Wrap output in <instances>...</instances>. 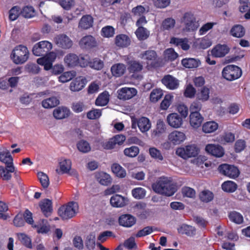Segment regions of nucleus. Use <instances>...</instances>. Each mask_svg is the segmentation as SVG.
Segmentation results:
<instances>
[{
	"label": "nucleus",
	"mask_w": 250,
	"mask_h": 250,
	"mask_svg": "<svg viewBox=\"0 0 250 250\" xmlns=\"http://www.w3.org/2000/svg\"><path fill=\"white\" fill-rule=\"evenodd\" d=\"M153 191L158 194L167 196L173 195L176 192L175 185L170 178L161 177L152 185Z\"/></svg>",
	"instance_id": "nucleus-1"
},
{
	"label": "nucleus",
	"mask_w": 250,
	"mask_h": 250,
	"mask_svg": "<svg viewBox=\"0 0 250 250\" xmlns=\"http://www.w3.org/2000/svg\"><path fill=\"white\" fill-rule=\"evenodd\" d=\"M29 55V52L27 48L24 45H19L12 50L11 58L14 63L21 64L27 61Z\"/></svg>",
	"instance_id": "nucleus-2"
},
{
	"label": "nucleus",
	"mask_w": 250,
	"mask_h": 250,
	"mask_svg": "<svg viewBox=\"0 0 250 250\" xmlns=\"http://www.w3.org/2000/svg\"><path fill=\"white\" fill-rule=\"evenodd\" d=\"M79 206L77 203L71 202L61 207L58 209L59 215L63 220L74 217L77 212Z\"/></svg>",
	"instance_id": "nucleus-3"
},
{
	"label": "nucleus",
	"mask_w": 250,
	"mask_h": 250,
	"mask_svg": "<svg viewBox=\"0 0 250 250\" xmlns=\"http://www.w3.org/2000/svg\"><path fill=\"white\" fill-rule=\"evenodd\" d=\"M181 22L184 26V30L186 31H195L199 26L198 21L194 14L190 12H186L183 15L181 18Z\"/></svg>",
	"instance_id": "nucleus-4"
},
{
	"label": "nucleus",
	"mask_w": 250,
	"mask_h": 250,
	"mask_svg": "<svg viewBox=\"0 0 250 250\" xmlns=\"http://www.w3.org/2000/svg\"><path fill=\"white\" fill-rule=\"evenodd\" d=\"M199 148L195 144L187 145L179 147L176 150V154L184 159L196 157L199 153Z\"/></svg>",
	"instance_id": "nucleus-5"
},
{
	"label": "nucleus",
	"mask_w": 250,
	"mask_h": 250,
	"mask_svg": "<svg viewBox=\"0 0 250 250\" xmlns=\"http://www.w3.org/2000/svg\"><path fill=\"white\" fill-rule=\"evenodd\" d=\"M242 75V70L237 66L229 65L224 68L222 76L228 81H233L239 78Z\"/></svg>",
	"instance_id": "nucleus-6"
},
{
	"label": "nucleus",
	"mask_w": 250,
	"mask_h": 250,
	"mask_svg": "<svg viewBox=\"0 0 250 250\" xmlns=\"http://www.w3.org/2000/svg\"><path fill=\"white\" fill-rule=\"evenodd\" d=\"M52 48V44L47 41H43L36 43L33 47L34 55L41 56L49 52Z\"/></svg>",
	"instance_id": "nucleus-7"
},
{
	"label": "nucleus",
	"mask_w": 250,
	"mask_h": 250,
	"mask_svg": "<svg viewBox=\"0 0 250 250\" xmlns=\"http://www.w3.org/2000/svg\"><path fill=\"white\" fill-rule=\"evenodd\" d=\"M219 172L230 178H237L239 175V170L238 168L233 165L226 164H222L218 167Z\"/></svg>",
	"instance_id": "nucleus-8"
},
{
	"label": "nucleus",
	"mask_w": 250,
	"mask_h": 250,
	"mask_svg": "<svg viewBox=\"0 0 250 250\" xmlns=\"http://www.w3.org/2000/svg\"><path fill=\"white\" fill-rule=\"evenodd\" d=\"M57 57V54L54 52H50L43 57L37 59L39 64L43 65L46 70H50L52 67L53 62Z\"/></svg>",
	"instance_id": "nucleus-9"
},
{
	"label": "nucleus",
	"mask_w": 250,
	"mask_h": 250,
	"mask_svg": "<svg viewBox=\"0 0 250 250\" xmlns=\"http://www.w3.org/2000/svg\"><path fill=\"white\" fill-rule=\"evenodd\" d=\"M71 161L69 159L61 158L59 161L60 169H56V172L58 174L69 173L71 175L77 176V173L74 170L71 169Z\"/></svg>",
	"instance_id": "nucleus-10"
},
{
	"label": "nucleus",
	"mask_w": 250,
	"mask_h": 250,
	"mask_svg": "<svg viewBox=\"0 0 250 250\" xmlns=\"http://www.w3.org/2000/svg\"><path fill=\"white\" fill-rule=\"evenodd\" d=\"M55 43L60 47L67 49L73 45V42L67 35L62 34L57 35L54 38Z\"/></svg>",
	"instance_id": "nucleus-11"
},
{
	"label": "nucleus",
	"mask_w": 250,
	"mask_h": 250,
	"mask_svg": "<svg viewBox=\"0 0 250 250\" xmlns=\"http://www.w3.org/2000/svg\"><path fill=\"white\" fill-rule=\"evenodd\" d=\"M166 120L168 125L174 128H180L184 122L182 117L177 113L169 114L167 117Z\"/></svg>",
	"instance_id": "nucleus-12"
},
{
	"label": "nucleus",
	"mask_w": 250,
	"mask_h": 250,
	"mask_svg": "<svg viewBox=\"0 0 250 250\" xmlns=\"http://www.w3.org/2000/svg\"><path fill=\"white\" fill-rule=\"evenodd\" d=\"M79 45L81 48L89 50L97 45V42L95 38L91 35H86L83 37L79 41Z\"/></svg>",
	"instance_id": "nucleus-13"
},
{
	"label": "nucleus",
	"mask_w": 250,
	"mask_h": 250,
	"mask_svg": "<svg viewBox=\"0 0 250 250\" xmlns=\"http://www.w3.org/2000/svg\"><path fill=\"white\" fill-rule=\"evenodd\" d=\"M186 138L185 133L178 130L173 131L168 136L169 142L175 145L180 144L186 140Z\"/></svg>",
	"instance_id": "nucleus-14"
},
{
	"label": "nucleus",
	"mask_w": 250,
	"mask_h": 250,
	"mask_svg": "<svg viewBox=\"0 0 250 250\" xmlns=\"http://www.w3.org/2000/svg\"><path fill=\"white\" fill-rule=\"evenodd\" d=\"M137 93L134 88L123 87L118 91V97L123 100H128L135 96Z\"/></svg>",
	"instance_id": "nucleus-15"
},
{
	"label": "nucleus",
	"mask_w": 250,
	"mask_h": 250,
	"mask_svg": "<svg viewBox=\"0 0 250 250\" xmlns=\"http://www.w3.org/2000/svg\"><path fill=\"white\" fill-rule=\"evenodd\" d=\"M205 150L216 157H222L225 153L223 148L218 145L208 144L206 146Z\"/></svg>",
	"instance_id": "nucleus-16"
},
{
	"label": "nucleus",
	"mask_w": 250,
	"mask_h": 250,
	"mask_svg": "<svg viewBox=\"0 0 250 250\" xmlns=\"http://www.w3.org/2000/svg\"><path fill=\"white\" fill-rule=\"evenodd\" d=\"M189 118L190 125L195 129L199 127L204 121V117L199 112H191Z\"/></svg>",
	"instance_id": "nucleus-17"
},
{
	"label": "nucleus",
	"mask_w": 250,
	"mask_h": 250,
	"mask_svg": "<svg viewBox=\"0 0 250 250\" xmlns=\"http://www.w3.org/2000/svg\"><path fill=\"white\" fill-rule=\"evenodd\" d=\"M162 83L170 90L177 89L179 85V81L170 75L165 76L162 79Z\"/></svg>",
	"instance_id": "nucleus-18"
},
{
	"label": "nucleus",
	"mask_w": 250,
	"mask_h": 250,
	"mask_svg": "<svg viewBox=\"0 0 250 250\" xmlns=\"http://www.w3.org/2000/svg\"><path fill=\"white\" fill-rule=\"evenodd\" d=\"M86 83V79L83 77L75 78L70 84V89L72 91H79L82 90Z\"/></svg>",
	"instance_id": "nucleus-19"
},
{
	"label": "nucleus",
	"mask_w": 250,
	"mask_h": 250,
	"mask_svg": "<svg viewBox=\"0 0 250 250\" xmlns=\"http://www.w3.org/2000/svg\"><path fill=\"white\" fill-rule=\"evenodd\" d=\"M135 223V218L130 214H123L119 218V224L123 227L129 228L133 226Z\"/></svg>",
	"instance_id": "nucleus-20"
},
{
	"label": "nucleus",
	"mask_w": 250,
	"mask_h": 250,
	"mask_svg": "<svg viewBox=\"0 0 250 250\" xmlns=\"http://www.w3.org/2000/svg\"><path fill=\"white\" fill-rule=\"evenodd\" d=\"M63 61L65 66L73 68L78 65L79 57L74 53H69L64 57Z\"/></svg>",
	"instance_id": "nucleus-21"
},
{
	"label": "nucleus",
	"mask_w": 250,
	"mask_h": 250,
	"mask_svg": "<svg viewBox=\"0 0 250 250\" xmlns=\"http://www.w3.org/2000/svg\"><path fill=\"white\" fill-rule=\"evenodd\" d=\"M140 57L146 61L147 64L154 66L156 62L157 55L154 50H147L141 54Z\"/></svg>",
	"instance_id": "nucleus-22"
},
{
	"label": "nucleus",
	"mask_w": 250,
	"mask_h": 250,
	"mask_svg": "<svg viewBox=\"0 0 250 250\" xmlns=\"http://www.w3.org/2000/svg\"><path fill=\"white\" fill-rule=\"evenodd\" d=\"M15 167L13 165L6 166V167L0 166V178L3 180L8 181L11 179V173L14 172Z\"/></svg>",
	"instance_id": "nucleus-23"
},
{
	"label": "nucleus",
	"mask_w": 250,
	"mask_h": 250,
	"mask_svg": "<svg viewBox=\"0 0 250 250\" xmlns=\"http://www.w3.org/2000/svg\"><path fill=\"white\" fill-rule=\"evenodd\" d=\"M97 181L102 185L108 186L112 183V179L111 176L104 172H97L95 174Z\"/></svg>",
	"instance_id": "nucleus-24"
},
{
	"label": "nucleus",
	"mask_w": 250,
	"mask_h": 250,
	"mask_svg": "<svg viewBox=\"0 0 250 250\" xmlns=\"http://www.w3.org/2000/svg\"><path fill=\"white\" fill-rule=\"evenodd\" d=\"M229 51V48L226 45L218 44L211 50V54L215 57H222Z\"/></svg>",
	"instance_id": "nucleus-25"
},
{
	"label": "nucleus",
	"mask_w": 250,
	"mask_h": 250,
	"mask_svg": "<svg viewBox=\"0 0 250 250\" xmlns=\"http://www.w3.org/2000/svg\"><path fill=\"white\" fill-rule=\"evenodd\" d=\"M93 19L89 15L83 16L81 19L79 23V28L86 30L90 28L93 26Z\"/></svg>",
	"instance_id": "nucleus-26"
},
{
	"label": "nucleus",
	"mask_w": 250,
	"mask_h": 250,
	"mask_svg": "<svg viewBox=\"0 0 250 250\" xmlns=\"http://www.w3.org/2000/svg\"><path fill=\"white\" fill-rule=\"evenodd\" d=\"M137 126L140 130L142 132H146L148 131L151 126L149 120L145 117H141L137 120Z\"/></svg>",
	"instance_id": "nucleus-27"
},
{
	"label": "nucleus",
	"mask_w": 250,
	"mask_h": 250,
	"mask_svg": "<svg viewBox=\"0 0 250 250\" xmlns=\"http://www.w3.org/2000/svg\"><path fill=\"white\" fill-rule=\"evenodd\" d=\"M52 203L51 200L46 199L42 201L40 203V208L46 217L50 215L52 211Z\"/></svg>",
	"instance_id": "nucleus-28"
},
{
	"label": "nucleus",
	"mask_w": 250,
	"mask_h": 250,
	"mask_svg": "<svg viewBox=\"0 0 250 250\" xmlns=\"http://www.w3.org/2000/svg\"><path fill=\"white\" fill-rule=\"evenodd\" d=\"M126 65L122 63H118L113 65L111 67V71L113 76L118 77L122 76L126 71Z\"/></svg>",
	"instance_id": "nucleus-29"
},
{
	"label": "nucleus",
	"mask_w": 250,
	"mask_h": 250,
	"mask_svg": "<svg viewBox=\"0 0 250 250\" xmlns=\"http://www.w3.org/2000/svg\"><path fill=\"white\" fill-rule=\"evenodd\" d=\"M128 65L127 69L130 73L140 72L143 68L141 62L136 60H126Z\"/></svg>",
	"instance_id": "nucleus-30"
},
{
	"label": "nucleus",
	"mask_w": 250,
	"mask_h": 250,
	"mask_svg": "<svg viewBox=\"0 0 250 250\" xmlns=\"http://www.w3.org/2000/svg\"><path fill=\"white\" fill-rule=\"evenodd\" d=\"M70 110L65 107H59L53 111V116L58 120L62 119L69 116Z\"/></svg>",
	"instance_id": "nucleus-31"
},
{
	"label": "nucleus",
	"mask_w": 250,
	"mask_h": 250,
	"mask_svg": "<svg viewBox=\"0 0 250 250\" xmlns=\"http://www.w3.org/2000/svg\"><path fill=\"white\" fill-rule=\"evenodd\" d=\"M110 204L114 207L121 208L125 206L126 203L125 198L121 195L115 194L111 197Z\"/></svg>",
	"instance_id": "nucleus-32"
},
{
	"label": "nucleus",
	"mask_w": 250,
	"mask_h": 250,
	"mask_svg": "<svg viewBox=\"0 0 250 250\" xmlns=\"http://www.w3.org/2000/svg\"><path fill=\"white\" fill-rule=\"evenodd\" d=\"M209 89L207 86H203L196 94V99L202 102L207 101L209 98Z\"/></svg>",
	"instance_id": "nucleus-33"
},
{
	"label": "nucleus",
	"mask_w": 250,
	"mask_h": 250,
	"mask_svg": "<svg viewBox=\"0 0 250 250\" xmlns=\"http://www.w3.org/2000/svg\"><path fill=\"white\" fill-rule=\"evenodd\" d=\"M130 39L125 34H120L116 36L115 39V43L117 46L120 47H125L130 44Z\"/></svg>",
	"instance_id": "nucleus-34"
},
{
	"label": "nucleus",
	"mask_w": 250,
	"mask_h": 250,
	"mask_svg": "<svg viewBox=\"0 0 250 250\" xmlns=\"http://www.w3.org/2000/svg\"><path fill=\"white\" fill-rule=\"evenodd\" d=\"M33 227L37 229L38 233H45L50 230V225L46 219L41 220L37 225Z\"/></svg>",
	"instance_id": "nucleus-35"
},
{
	"label": "nucleus",
	"mask_w": 250,
	"mask_h": 250,
	"mask_svg": "<svg viewBox=\"0 0 250 250\" xmlns=\"http://www.w3.org/2000/svg\"><path fill=\"white\" fill-rule=\"evenodd\" d=\"M178 231L179 233L191 236L195 235L196 229L191 226L183 224L178 228Z\"/></svg>",
	"instance_id": "nucleus-36"
},
{
	"label": "nucleus",
	"mask_w": 250,
	"mask_h": 250,
	"mask_svg": "<svg viewBox=\"0 0 250 250\" xmlns=\"http://www.w3.org/2000/svg\"><path fill=\"white\" fill-rule=\"evenodd\" d=\"M170 43L174 44L177 46L181 47L184 50H187L189 48L188 40L186 38L180 39L173 37L170 39Z\"/></svg>",
	"instance_id": "nucleus-37"
},
{
	"label": "nucleus",
	"mask_w": 250,
	"mask_h": 250,
	"mask_svg": "<svg viewBox=\"0 0 250 250\" xmlns=\"http://www.w3.org/2000/svg\"><path fill=\"white\" fill-rule=\"evenodd\" d=\"M218 128V125L214 121H209L205 123L202 126V130L206 133L214 132Z\"/></svg>",
	"instance_id": "nucleus-38"
},
{
	"label": "nucleus",
	"mask_w": 250,
	"mask_h": 250,
	"mask_svg": "<svg viewBox=\"0 0 250 250\" xmlns=\"http://www.w3.org/2000/svg\"><path fill=\"white\" fill-rule=\"evenodd\" d=\"M239 10L242 13L247 12L245 17L247 19H250V2L247 0H240Z\"/></svg>",
	"instance_id": "nucleus-39"
},
{
	"label": "nucleus",
	"mask_w": 250,
	"mask_h": 250,
	"mask_svg": "<svg viewBox=\"0 0 250 250\" xmlns=\"http://www.w3.org/2000/svg\"><path fill=\"white\" fill-rule=\"evenodd\" d=\"M13 161L12 157L8 150L0 152V161L9 166L13 165Z\"/></svg>",
	"instance_id": "nucleus-40"
},
{
	"label": "nucleus",
	"mask_w": 250,
	"mask_h": 250,
	"mask_svg": "<svg viewBox=\"0 0 250 250\" xmlns=\"http://www.w3.org/2000/svg\"><path fill=\"white\" fill-rule=\"evenodd\" d=\"M231 35L236 38H241L245 34V30L243 26L237 24L233 26L230 30Z\"/></svg>",
	"instance_id": "nucleus-41"
},
{
	"label": "nucleus",
	"mask_w": 250,
	"mask_h": 250,
	"mask_svg": "<svg viewBox=\"0 0 250 250\" xmlns=\"http://www.w3.org/2000/svg\"><path fill=\"white\" fill-rule=\"evenodd\" d=\"M59 104V100L55 97L47 98L42 102V105L45 108H52Z\"/></svg>",
	"instance_id": "nucleus-42"
},
{
	"label": "nucleus",
	"mask_w": 250,
	"mask_h": 250,
	"mask_svg": "<svg viewBox=\"0 0 250 250\" xmlns=\"http://www.w3.org/2000/svg\"><path fill=\"white\" fill-rule=\"evenodd\" d=\"M109 101V94L106 91L101 94L97 98L95 104L98 106H104L107 104Z\"/></svg>",
	"instance_id": "nucleus-43"
},
{
	"label": "nucleus",
	"mask_w": 250,
	"mask_h": 250,
	"mask_svg": "<svg viewBox=\"0 0 250 250\" xmlns=\"http://www.w3.org/2000/svg\"><path fill=\"white\" fill-rule=\"evenodd\" d=\"M76 73L74 71H67L63 73L59 77V81L62 83L69 82L76 76Z\"/></svg>",
	"instance_id": "nucleus-44"
},
{
	"label": "nucleus",
	"mask_w": 250,
	"mask_h": 250,
	"mask_svg": "<svg viewBox=\"0 0 250 250\" xmlns=\"http://www.w3.org/2000/svg\"><path fill=\"white\" fill-rule=\"evenodd\" d=\"M112 172L119 178H124L126 176V171L120 165L114 164L111 167Z\"/></svg>",
	"instance_id": "nucleus-45"
},
{
	"label": "nucleus",
	"mask_w": 250,
	"mask_h": 250,
	"mask_svg": "<svg viewBox=\"0 0 250 250\" xmlns=\"http://www.w3.org/2000/svg\"><path fill=\"white\" fill-rule=\"evenodd\" d=\"M182 63L185 67L193 68L199 66V62L193 58H188L183 59Z\"/></svg>",
	"instance_id": "nucleus-46"
},
{
	"label": "nucleus",
	"mask_w": 250,
	"mask_h": 250,
	"mask_svg": "<svg viewBox=\"0 0 250 250\" xmlns=\"http://www.w3.org/2000/svg\"><path fill=\"white\" fill-rule=\"evenodd\" d=\"M78 149L82 153H87L91 150L90 144L86 141L82 140L77 144Z\"/></svg>",
	"instance_id": "nucleus-47"
},
{
	"label": "nucleus",
	"mask_w": 250,
	"mask_h": 250,
	"mask_svg": "<svg viewBox=\"0 0 250 250\" xmlns=\"http://www.w3.org/2000/svg\"><path fill=\"white\" fill-rule=\"evenodd\" d=\"M237 186L236 184L231 181L225 182L222 185V188L223 190L228 192H233L237 189Z\"/></svg>",
	"instance_id": "nucleus-48"
},
{
	"label": "nucleus",
	"mask_w": 250,
	"mask_h": 250,
	"mask_svg": "<svg viewBox=\"0 0 250 250\" xmlns=\"http://www.w3.org/2000/svg\"><path fill=\"white\" fill-rule=\"evenodd\" d=\"M166 130L165 123L163 121L158 120L157 122L156 127L153 131L152 135L157 137L164 133Z\"/></svg>",
	"instance_id": "nucleus-49"
},
{
	"label": "nucleus",
	"mask_w": 250,
	"mask_h": 250,
	"mask_svg": "<svg viewBox=\"0 0 250 250\" xmlns=\"http://www.w3.org/2000/svg\"><path fill=\"white\" fill-rule=\"evenodd\" d=\"M137 38L140 40H144L147 39L149 35V32L143 26L138 27L135 32Z\"/></svg>",
	"instance_id": "nucleus-50"
},
{
	"label": "nucleus",
	"mask_w": 250,
	"mask_h": 250,
	"mask_svg": "<svg viewBox=\"0 0 250 250\" xmlns=\"http://www.w3.org/2000/svg\"><path fill=\"white\" fill-rule=\"evenodd\" d=\"M173 96L171 94H166L160 104V108L162 110H167L172 103Z\"/></svg>",
	"instance_id": "nucleus-51"
},
{
	"label": "nucleus",
	"mask_w": 250,
	"mask_h": 250,
	"mask_svg": "<svg viewBox=\"0 0 250 250\" xmlns=\"http://www.w3.org/2000/svg\"><path fill=\"white\" fill-rule=\"evenodd\" d=\"M18 238L21 242L28 248H32L31 238L24 233H19L18 234Z\"/></svg>",
	"instance_id": "nucleus-52"
},
{
	"label": "nucleus",
	"mask_w": 250,
	"mask_h": 250,
	"mask_svg": "<svg viewBox=\"0 0 250 250\" xmlns=\"http://www.w3.org/2000/svg\"><path fill=\"white\" fill-rule=\"evenodd\" d=\"M175 25V20L172 18L166 19L162 22V28L164 30L173 29Z\"/></svg>",
	"instance_id": "nucleus-53"
},
{
	"label": "nucleus",
	"mask_w": 250,
	"mask_h": 250,
	"mask_svg": "<svg viewBox=\"0 0 250 250\" xmlns=\"http://www.w3.org/2000/svg\"><path fill=\"white\" fill-rule=\"evenodd\" d=\"M199 198L201 201L203 202L208 203L211 201L213 198V194L212 192L205 190L202 191L199 194Z\"/></svg>",
	"instance_id": "nucleus-54"
},
{
	"label": "nucleus",
	"mask_w": 250,
	"mask_h": 250,
	"mask_svg": "<svg viewBox=\"0 0 250 250\" xmlns=\"http://www.w3.org/2000/svg\"><path fill=\"white\" fill-rule=\"evenodd\" d=\"M163 95V91L161 89H154L150 94V100L152 102H156L162 97Z\"/></svg>",
	"instance_id": "nucleus-55"
},
{
	"label": "nucleus",
	"mask_w": 250,
	"mask_h": 250,
	"mask_svg": "<svg viewBox=\"0 0 250 250\" xmlns=\"http://www.w3.org/2000/svg\"><path fill=\"white\" fill-rule=\"evenodd\" d=\"M229 217L230 221L236 224H240L243 222V217L242 215L237 212H231L229 214Z\"/></svg>",
	"instance_id": "nucleus-56"
},
{
	"label": "nucleus",
	"mask_w": 250,
	"mask_h": 250,
	"mask_svg": "<svg viewBox=\"0 0 250 250\" xmlns=\"http://www.w3.org/2000/svg\"><path fill=\"white\" fill-rule=\"evenodd\" d=\"M149 153L151 157L157 161H162L164 160L161 151L155 147H150Z\"/></svg>",
	"instance_id": "nucleus-57"
},
{
	"label": "nucleus",
	"mask_w": 250,
	"mask_h": 250,
	"mask_svg": "<svg viewBox=\"0 0 250 250\" xmlns=\"http://www.w3.org/2000/svg\"><path fill=\"white\" fill-rule=\"evenodd\" d=\"M95 236L94 234H90L87 235L85 240L86 247L89 250H92L95 247Z\"/></svg>",
	"instance_id": "nucleus-58"
},
{
	"label": "nucleus",
	"mask_w": 250,
	"mask_h": 250,
	"mask_svg": "<svg viewBox=\"0 0 250 250\" xmlns=\"http://www.w3.org/2000/svg\"><path fill=\"white\" fill-rule=\"evenodd\" d=\"M38 177L42 186L44 188H48L49 185V180L48 176L42 172L38 173Z\"/></svg>",
	"instance_id": "nucleus-59"
},
{
	"label": "nucleus",
	"mask_w": 250,
	"mask_h": 250,
	"mask_svg": "<svg viewBox=\"0 0 250 250\" xmlns=\"http://www.w3.org/2000/svg\"><path fill=\"white\" fill-rule=\"evenodd\" d=\"M21 15L25 18H31L35 16V11L32 6H25L21 11Z\"/></svg>",
	"instance_id": "nucleus-60"
},
{
	"label": "nucleus",
	"mask_w": 250,
	"mask_h": 250,
	"mask_svg": "<svg viewBox=\"0 0 250 250\" xmlns=\"http://www.w3.org/2000/svg\"><path fill=\"white\" fill-rule=\"evenodd\" d=\"M124 154L129 157H135L139 153V149L138 147L136 146H132L130 147L125 149Z\"/></svg>",
	"instance_id": "nucleus-61"
},
{
	"label": "nucleus",
	"mask_w": 250,
	"mask_h": 250,
	"mask_svg": "<svg viewBox=\"0 0 250 250\" xmlns=\"http://www.w3.org/2000/svg\"><path fill=\"white\" fill-rule=\"evenodd\" d=\"M131 193L135 198L140 199L145 196L146 191L142 188H136L132 190Z\"/></svg>",
	"instance_id": "nucleus-62"
},
{
	"label": "nucleus",
	"mask_w": 250,
	"mask_h": 250,
	"mask_svg": "<svg viewBox=\"0 0 250 250\" xmlns=\"http://www.w3.org/2000/svg\"><path fill=\"white\" fill-rule=\"evenodd\" d=\"M114 33V28L111 26H106L103 27L101 30V35L106 38L113 36Z\"/></svg>",
	"instance_id": "nucleus-63"
},
{
	"label": "nucleus",
	"mask_w": 250,
	"mask_h": 250,
	"mask_svg": "<svg viewBox=\"0 0 250 250\" xmlns=\"http://www.w3.org/2000/svg\"><path fill=\"white\" fill-rule=\"evenodd\" d=\"M182 193L184 197L193 198L195 197L196 192L195 190L190 187H185L182 188Z\"/></svg>",
	"instance_id": "nucleus-64"
}]
</instances>
